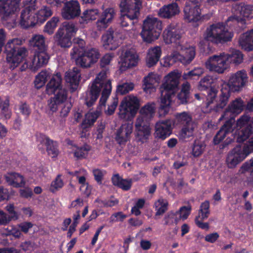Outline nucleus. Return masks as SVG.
I'll return each mask as SVG.
<instances>
[{
    "label": "nucleus",
    "mask_w": 253,
    "mask_h": 253,
    "mask_svg": "<svg viewBox=\"0 0 253 253\" xmlns=\"http://www.w3.org/2000/svg\"><path fill=\"white\" fill-rule=\"evenodd\" d=\"M253 133V129L248 126L239 132L236 136V140L239 143L243 142L247 140Z\"/></svg>",
    "instance_id": "obj_50"
},
{
    "label": "nucleus",
    "mask_w": 253,
    "mask_h": 253,
    "mask_svg": "<svg viewBox=\"0 0 253 253\" xmlns=\"http://www.w3.org/2000/svg\"><path fill=\"white\" fill-rule=\"evenodd\" d=\"M230 96V93L227 88H222L221 89V94L217 101L216 106L213 109L215 112L222 110L227 104L229 98Z\"/></svg>",
    "instance_id": "obj_37"
},
{
    "label": "nucleus",
    "mask_w": 253,
    "mask_h": 253,
    "mask_svg": "<svg viewBox=\"0 0 253 253\" xmlns=\"http://www.w3.org/2000/svg\"><path fill=\"white\" fill-rule=\"evenodd\" d=\"M162 30V22L157 18L149 16L143 21L140 35L144 42L151 43L158 39Z\"/></svg>",
    "instance_id": "obj_6"
},
{
    "label": "nucleus",
    "mask_w": 253,
    "mask_h": 253,
    "mask_svg": "<svg viewBox=\"0 0 253 253\" xmlns=\"http://www.w3.org/2000/svg\"><path fill=\"white\" fill-rule=\"evenodd\" d=\"M59 21V19L58 17H53L45 25L43 32L49 35L52 34L54 31V30L56 28Z\"/></svg>",
    "instance_id": "obj_47"
},
{
    "label": "nucleus",
    "mask_w": 253,
    "mask_h": 253,
    "mask_svg": "<svg viewBox=\"0 0 253 253\" xmlns=\"http://www.w3.org/2000/svg\"><path fill=\"white\" fill-rule=\"evenodd\" d=\"M189 90L190 84L187 82L183 84L181 91L177 96L179 103L186 104L188 103L190 96Z\"/></svg>",
    "instance_id": "obj_42"
},
{
    "label": "nucleus",
    "mask_w": 253,
    "mask_h": 253,
    "mask_svg": "<svg viewBox=\"0 0 253 253\" xmlns=\"http://www.w3.org/2000/svg\"><path fill=\"white\" fill-rule=\"evenodd\" d=\"M228 55L223 53L211 57L206 62L207 69L218 73H223L229 64Z\"/></svg>",
    "instance_id": "obj_10"
},
{
    "label": "nucleus",
    "mask_w": 253,
    "mask_h": 253,
    "mask_svg": "<svg viewBox=\"0 0 253 253\" xmlns=\"http://www.w3.org/2000/svg\"><path fill=\"white\" fill-rule=\"evenodd\" d=\"M61 90L66 91L62 88L61 80H49L46 85V92L49 94L58 93Z\"/></svg>",
    "instance_id": "obj_40"
},
{
    "label": "nucleus",
    "mask_w": 253,
    "mask_h": 253,
    "mask_svg": "<svg viewBox=\"0 0 253 253\" xmlns=\"http://www.w3.org/2000/svg\"><path fill=\"white\" fill-rule=\"evenodd\" d=\"M61 79V74L58 71L53 74L49 69L42 70L37 76L36 79Z\"/></svg>",
    "instance_id": "obj_45"
},
{
    "label": "nucleus",
    "mask_w": 253,
    "mask_h": 253,
    "mask_svg": "<svg viewBox=\"0 0 253 253\" xmlns=\"http://www.w3.org/2000/svg\"><path fill=\"white\" fill-rule=\"evenodd\" d=\"M78 44L73 47L71 52L72 58L84 67H88L99 58L98 51L92 47H84V42L83 40L78 41Z\"/></svg>",
    "instance_id": "obj_3"
},
{
    "label": "nucleus",
    "mask_w": 253,
    "mask_h": 253,
    "mask_svg": "<svg viewBox=\"0 0 253 253\" xmlns=\"http://www.w3.org/2000/svg\"><path fill=\"white\" fill-rule=\"evenodd\" d=\"M61 175L58 174L51 183L49 187V191L51 192L54 193L63 187L64 182L63 180L61 178Z\"/></svg>",
    "instance_id": "obj_52"
},
{
    "label": "nucleus",
    "mask_w": 253,
    "mask_h": 253,
    "mask_svg": "<svg viewBox=\"0 0 253 253\" xmlns=\"http://www.w3.org/2000/svg\"><path fill=\"white\" fill-rule=\"evenodd\" d=\"M138 55L133 49H127L120 56V67L116 72L117 76L122 74L128 69L135 66L138 62Z\"/></svg>",
    "instance_id": "obj_9"
},
{
    "label": "nucleus",
    "mask_w": 253,
    "mask_h": 253,
    "mask_svg": "<svg viewBox=\"0 0 253 253\" xmlns=\"http://www.w3.org/2000/svg\"><path fill=\"white\" fill-rule=\"evenodd\" d=\"M196 127V124H190L188 126H184L180 133L181 138L185 139L193 137V131Z\"/></svg>",
    "instance_id": "obj_48"
},
{
    "label": "nucleus",
    "mask_w": 253,
    "mask_h": 253,
    "mask_svg": "<svg viewBox=\"0 0 253 253\" xmlns=\"http://www.w3.org/2000/svg\"><path fill=\"white\" fill-rule=\"evenodd\" d=\"M30 43L33 46L42 50H45L47 47L45 38L41 35H34L30 40Z\"/></svg>",
    "instance_id": "obj_44"
},
{
    "label": "nucleus",
    "mask_w": 253,
    "mask_h": 253,
    "mask_svg": "<svg viewBox=\"0 0 253 253\" xmlns=\"http://www.w3.org/2000/svg\"><path fill=\"white\" fill-rule=\"evenodd\" d=\"M134 88V84L131 82L123 83L118 86L117 92L121 95L125 94Z\"/></svg>",
    "instance_id": "obj_57"
},
{
    "label": "nucleus",
    "mask_w": 253,
    "mask_h": 253,
    "mask_svg": "<svg viewBox=\"0 0 253 253\" xmlns=\"http://www.w3.org/2000/svg\"><path fill=\"white\" fill-rule=\"evenodd\" d=\"M164 220L166 225L177 224L180 220L178 216V212H169L164 218Z\"/></svg>",
    "instance_id": "obj_51"
},
{
    "label": "nucleus",
    "mask_w": 253,
    "mask_h": 253,
    "mask_svg": "<svg viewBox=\"0 0 253 253\" xmlns=\"http://www.w3.org/2000/svg\"><path fill=\"white\" fill-rule=\"evenodd\" d=\"M203 73V69L201 68H195L194 70L188 71L187 73L183 75V79H187L188 78H199Z\"/></svg>",
    "instance_id": "obj_62"
},
{
    "label": "nucleus",
    "mask_w": 253,
    "mask_h": 253,
    "mask_svg": "<svg viewBox=\"0 0 253 253\" xmlns=\"http://www.w3.org/2000/svg\"><path fill=\"white\" fill-rule=\"evenodd\" d=\"M191 209V206L189 205L188 206H183L178 211H176L178 212L179 220L182 219L184 220L186 219L190 214Z\"/></svg>",
    "instance_id": "obj_61"
},
{
    "label": "nucleus",
    "mask_w": 253,
    "mask_h": 253,
    "mask_svg": "<svg viewBox=\"0 0 253 253\" xmlns=\"http://www.w3.org/2000/svg\"><path fill=\"white\" fill-rule=\"evenodd\" d=\"M235 123V119L231 118L227 120L223 126H221L213 138L214 144H219L225 137L233 130V126Z\"/></svg>",
    "instance_id": "obj_26"
},
{
    "label": "nucleus",
    "mask_w": 253,
    "mask_h": 253,
    "mask_svg": "<svg viewBox=\"0 0 253 253\" xmlns=\"http://www.w3.org/2000/svg\"><path fill=\"white\" fill-rule=\"evenodd\" d=\"M54 39L57 41L58 44L63 47H70L72 44L71 37L65 35L60 36L59 37H55Z\"/></svg>",
    "instance_id": "obj_59"
},
{
    "label": "nucleus",
    "mask_w": 253,
    "mask_h": 253,
    "mask_svg": "<svg viewBox=\"0 0 253 253\" xmlns=\"http://www.w3.org/2000/svg\"><path fill=\"white\" fill-rule=\"evenodd\" d=\"M245 84L244 80H226L222 84V88H227L229 92L240 90Z\"/></svg>",
    "instance_id": "obj_41"
},
{
    "label": "nucleus",
    "mask_w": 253,
    "mask_h": 253,
    "mask_svg": "<svg viewBox=\"0 0 253 253\" xmlns=\"http://www.w3.org/2000/svg\"><path fill=\"white\" fill-rule=\"evenodd\" d=\"M184 18L188 22L193 23L197 26L202 19L200 5L198 2L187 0L183 9Z\"/></svg>",
    "instance_id": "obj_8"
},
{
    "label": "nucleus",
    "mask_w": 253,
    "mask_h": 253,
    "mask_svg": "<svg viewBox=\"0 0 253 253\" xmlns=\"http://www.w3.org/2000/svg\"><path fill=\"white\" fill-rule=\"evenodd\" d=\"M6 182L14 187H21L25 185V182L22 175L15 172L8 173L4 175Z\"/></svg>",
    "instance_id": "obj_35"
},
{
    "label": "nucleus",
    "mask_w": 253,
    "mask_h": 253,
    "mask_svg": "<svg viewBox=\"0 0 253 253\" xmlns=\"http://www.w3.org/2000/svg\"><path fill=\"white\" fill-rule=\"evenodd\" d=\"M191 48H192L194 51V56L192 59L190 60L191 62L193 60L195 56V50L193 47L188 45L184 46L180 43L176 46V50L179 53V55H180L182 57H188L190 55L189 51H190Z\"/></svg>",
    "instance_id": "obj_55"
},
{
    "label": "nucleus",
    "mask_w": 253,
    "mask_h": 253,
    "mask_svg": "<svg viewBox=\"0 0 253 253\" xmlns=\"http://www.w3.org/2000/svg\"><path fill=\"white\" fill-rule=\"evenodd\" d=\"M80 5L77 0H71L66 2L62 11V16L66 19H73L81 13Z\"/></svg>",
    "instance_id": "obj_18"
},
{
    "label": "nucleus",
    "mask_w": 253,
    "mask_h": 253,
    "mask_svg": "<svg viewBox=\"0 0 253 253\" xmlns=\"http://www.w3.org/2000/svg\"><path fill=\"white\" fill-rule=\"evenodd\" d=\"M49 58V56L45 50L37 52L33 58L24 63L21 67V70H23L28 68L32 71L35 72L39 68L46 65L48 61Z\"/></svg>",
    "instance_id": "obj_11"
},
{
    "label": "nucleus",
    "mask_w": 253,
    "mask_h": 253,
    "mask_svg": "<svg viewBox=\"0 0 253 253\" xmlns=\"http://www.w3.org/2000/svg\"><path fill=\"white\" fill-rule=\"evenodd\" d=\"M66 79H79L82 77L81 73L78 68H73L65 73Z\"/></svg>",
    "instance_id": "obj_63"
},
{
    "label": "nucleus",
    "mask_w": 253,
    "mask_h": 253,
    "mask_svg": "<svg viewBox=\"0 0 253 253\" xmlns=\"http://www.w3.org/2000/svg\"><path fill=\"white\" fill-rule=\"evenodd\" d=\"M139 106V100L136 97L128 96L125 97L119 106V117L123 119H129L135 115Z\"/></svg>",
    "instance_id": "obj_7"
},
{
    "label": "nucleus",
    "mask_w": 253,
    "mask_h": 253,
    "mask_svg": "<svg viewBox=\"0 0 253 253\" xmlns=\"http://www.w3.org/2000/svg\"><path fill=\"white\" fill-rule=\"evenodd\" d=\"M178 121L184 124V126H188L190 124H195L192 121V118L190 115L186 112L180 114L178 117Z\"/></svg>",
    "instance_id": "obj_64"
},
{
    "label": "nucleus",
    "mask_w": 253,
    "mask_h": 253,
    "mask_svg": "<svg viewBox=\"0 0 253 253\" xmlns=\"http://www.w3.org/2000/svg\"><path fill=\"white\" fill-rule=\"evenodd\" d=\"M90 150V146L85 144L83 146L78 148L74 152V156L78 159L85 158Z\"/></svg>",
    "instance_id": "obj_58"
},
{
    "label": "nucleus",
    "mask_w": 253,
    "mask_h": 253,
    "mask_svg": "<svg viewBox=\"0 0 253 253\" xmlns=\"http://www.w3.org/2000/svg\"><path fill=\"white\" fill-rule=\"evenodd\" d=\"M67 98V91L61 90L56 93L53 97L47 100V107L52 113L55 112L58 109L59 104L64 102Z\"/></svg>",
    "instance_id": "obj_28"
},
{
    "label": "nucleus",
    "mask_w": 253,
    "mask_h": 253,
    "mask_svg": "<svg viewBox=\"0 0 253 253\" xmlns=\"http://www.w3.org/2000/svg\"><path fill=\"white\" fill-rule=\"evenodd\" d=\"M244 107L243 100L241 98H236L229 104L219 120L232 117L234 119V117L240 114L244 110Z\"/></svg>",
    "instance_id": "obj_17"
},
{
    "label": "nucleus",
    "mask_w": 253,
    "mask_h": 253,
    "mask_svg": "<svg viewBox=\"0 0 253 253\" xmlns=\"http://www.w3.org/2000/svg\"><path fill=\"white\" fill-rule=\"evenodd\" d=\"M239 43L245 50H253V29L243 33L239 39Z\"/></svg>",
    "instance_id": "obj_32"
},
{
    "label": "nucleus",
    "mask_w": 253,
    "mask_h": 253,
    "mask_svg": "<svg viewBox=\"0 0 253 253\" xmlns=\"http://www.w3.org/2000/svg\"><path fill=\"white\" fill-rule=\"evenodd\" d=\"M77 31V28L73 23L65 22L62 23L55 35V37H59L60 36L65 35L72 38L76 33Z\"/></svg>",
    "instance_id": "obj_34"
},
{
    "label": "nucleus",
    "mask_w": 253,
    "mask_h": 253,
    "mask_svg": "<svg viewBox=\"0 0 253 253\" xmlns=\"http://www.w3.org/2000/svg\"><path fill=\"white\" fill-rule=\"evenodd\" d=\"M179 80H166L160 87L161 96L171 99L178 89Z\"/></svg>",
    "instance_id": "obj_23"
},
{
    "label": "nucleus",
    "mask_w": 253,
    "mask_h": 253,
    "mask_svg": "<svg viewBox=\"0 0 253 253\" xmlns=\"http://www.w3.org/2000/svg\"><path fill=\"white\" fill-rule=\"evenodd\" d=\"M210 203L209 201H206L202 203L200 206L199 210V215L195 218V223L200 228L208 230L209 229V224L207 222L204 223L199 220V218L201 216V219L204 220L209 217L210 214Z\"/></svg>",
    "instance_id": "obj_27"
},
{
    "label": "nucleus",
    "mask_w": 253,
    "mask_h": 253,
    "mask_svg": "<svg viewBox=\"0 0 253 253\" xmlns=\"http://www.w3.org/2000/svg\"><path fill=\"white\" fill-rule=\"evenodd\" d=\"M229 58V63H233L235 64H240L243 61V56L242 53L237 50H234L231 55H228Z\"/></svg>",
    "instance_id": "obj_60"
},
{
    "label": "nucleus",
    "mask_w": 253,
    "mask_h": 253,
    "mask_svg": "<svg viewBox=\"0 0 253 253\" xmlns=\"http://www.w3.org/2000/svg\"><path fill=\"white\" fill-rule=\"evenodd\" d=\"M112 181L115 186L124 190H128L131 188L132 180L131 179H123L119 174H116L112 177Z\"/></svg>",
    "instance_id": "obj_39"
},
{
    "label": "nucleus",
    "mask_w": 253,
    "mask_h": 253,
    "mask_svg": "<svg viewBox=\"0 0 253 253\" xmlns=\"http://www.w3.org/2000/svg\"><path fill=\"white\" fill-rule=\"evenodd\" d=\"M156 108V104L154 102H149L145 105L140 110V115L137 119H141L144 122L150 123L153 118Z\"/></svg>",
    "instance_id": "obj_33"
},
{
    "label": "nucleus",
    "mask_w": 253,
    "mask_h": 253,
    "mask_svg": "<svg viewBox=\"0 0 253 253\" xmlns=\"http://www.w3.org/2000/svg\"><path fill=\"white\" fill-rule=\"evenodd\" d=\"M210 80H200L198 89L201 91H206L207 106L211 104L217 96L218 89L214 84L213 82Z\"/></svg>",
    "instance_id": "obj_15"
},
{
    "label": "nucleus",
    "mask_w": 253,
    "mask_h": 253,
    "mask_svg": "<svg viewBox=\"0 0 253 253\" xmlns=\"http://www.w3.org/2000/svg\"><path fill=\"white\" fill-rule=\"evenodd\" d=\"M157 85L158 83L155 80H143L142 88L145 93L151 94L156 91Z\"/></svg>",
    "instance_id": "obj_49"
},
{
    "label": "nucleus",
    "mask_w": 253,
    "mask_h": 253,
    "mask_svg": "<svg viewBox=\"0 0 253 253\" xmlns=\"http://www.w3.org/2000/svg\"><path fill=\"white\" fill-rule=\"evenodd\" d=\"M98 14L99 12L97 9H88L84 12L81 18L84 22H87L90 20L96 19Z\"/></svg>",
    "instance_id": "obj_53"
},
{
    "label": "nucleus",
    "mask_w": 253,
    "mask_h": 253,
    "mask_svg": "<svg viewBox=\"0 0 253 253\" xmlns=\"http://www.w3.org/2000/svg\"><path fill=\"white\" fill-rule=\"evenodd\" d=\"M163 36L164 41L167 44L175 43L177 46L180 43V32L174 24H169L166 27L163 32Z\"/></svg>",
    "instance_id": "obj_19"
},
{
    "label": "nucleus",
    "mask_w": 253,
    "mask_h": 253,
    "mask_svg": "<svg viewBox=\"0 0 253 253\" xmlns=\"http://www.w3.org/2000/svg\"><path fill=\"white\" fill-rule=\"evenodd\" d=\"M102 90L97 108L104 107L111 93L112 85L110 80H94L86 92L85 104L88 107H91L98 99L100 91Z\"/></svg>",
    "instance_id": "obj_2"
},
{
    "label": "nucleus",
    "mask_w": 253,
    "mask_h": 253,
    "mask_svg": "<svg viewBox=\"0 0 253 253\" xmlns=\"http://www.w3.org/2000/svg\"><path fill=\"white\" fill-rule=\"evenodd\" d=\"M171 121L169 120L157 122L155 125L156 137L165 139L171 133Z\"/></svg>",
    "instance_id": "obj_25"
},
{
    "label": "nucleus",
    "mask_w": 253,
    "mask_h": 253,
    "mask_svg": "<svg viewBox=\"0 0 253 253\" xmlns=\"http://www.w3.org/2000/svg\"><path fill=\"white\" fill-rule=\"evenodd\" d=\"M234 15L230 17L225 24L217 23L207 29L204 38L207 41L215 43L231 40L233 36L232 31L228 29L231 22H237L250 20L253 18V6L241 3L236 5L233 9Z\"/></svg>",
    "instance_id": "obj_1"
},
{
    "label": "nucleus",
    "mask_w": 253,
    "mask_h": 253,
    "mask_svg": "<svg viewBox=\"0 0 253 253\" xmlns=\"http://www.w3.org/2000/svg\"><path fill=\"white\" fill-rule=\"evenodd\" d=\"M206 144L203 141L196 140L192 148V154L194 157H199L204 152Z\"/></svg>",
    "instance_id": "obj_54"
},
{
    "label": "nucleus",
    "mask_w": 253,
    "mask_h": 253,
    "mask_svg": "<svg viewBox=\"0 0 253 253\" xmlns=\"http://www.w3.org/2000/svg\"><path fill=\"white\" fill-rule=\"evenodd\" d=\"M20 1L21 0H0V11L4 19H14L15 16L13 15L19 9Z\"/></svg>",
    "instance_id": "obj_12"
},
{
    "label": "nucleus",
    "mask_w": 253,
    "mask_h": 253,
    "mask_svg": "<svg viewBox=\"0 0 253 253\" xmlns=\"http://www.w3.org/2000/svg\"><path fill=\"white\" fill-rule=\"evenodd\" d=\"M102 42L103 47L107 50H115L119 45L120 42L113 35V33L108 30L102 36Z\"/></svg>",
    "instance_id": "obj_29"
},
{
    "label": "nucleus",
    "mask_w": 253,
    "mask_h": 253,
    "mask_svg": "<svg viewBox=\"0 0 253 253\" xmlns=\"http://www.w3.org/2000/svg\"><path fill=\"white\" fill-rule=\"evenodd\" d=\"M248 156L244 150L240 146L235 147L228 154L226 162L229 168L235 167Z\"/></svg>",
    "instance_id": "obj_20"
},
{
    "label": "nucleus",
    "mask_w": 253,
    "mask_h": 253,
    "mask_svg": "<svg viewBox=\"0 0 253 253\" xmlns=\"http://www.w3.org/2000/svg\"><path fill=\"white\" fill-rule=\"evenodd\" d=\"M180 12V8L177 3L173 2L161 8L158 13V15L163 18H170Z\"/></svg>",
    "instance_id": "obj_31"
},
{
    "label": "nucleus",
    "mask_w": 253,
    "mask_h": 253,
    "mask_svg": "<svg viewBox=\"0 0 253 253\" xmlns=\"http://www.w3.org/2000/svg\"><path fill=\"white\" fill-rule=\"evenodd\" d=\"M189 52L190 54L189 56L182 57L179 55V53L177 51L174 50L170 55L166 56L163 58L162 64L165 67H170L177 61H179L183 64H189L190 60L194 56L193 49L191 48Z\"/></svg>",
    "instance_id": "obj_16"
},
{
    "label": "nucleus",
    "mask_w": 253,
    "mask_h": 253,
    "mask_svg": "<svg viewBox=\"0 0 253 253\" xmlns=\"http://www.w3.org/2000/svg\"><path fill=\"white\" fill-rule=\"evenodd\" d=\"M36 23L35 11L28 8H23L21 11L19 19L20 26L26 29L35 26Z\"/></svg>",
    "instance_id": "obj_22"
},
{
    "label": "nucleus",
    "mask_w": 253,
    "mask_h": 253,
    "mask_svg": "<svg viewBox=\"0 0 253 253\" xmlns=\"http://www.w3.org/2000/svg\"><path fill=\"white\" fill-rule=\"evenodd\" d=\"M171 99L161 97L160 104L158 109L159 117H164L167 115L170 108Z\"/></svg>",
    "instance_id": "obj_43"
},
{
    "label": "nucleus",
    "mask_w": 253,
    "mask_h": 253,
    "mask_svg": "<svg viewBox=\"0 0 253 253\" xmlns=\"http://www.w3.org/2000/svg\"><path fill=\"white\" fill-rule=\"evenodd\" d=\"M22 40L15 38L9 40L5 45L6 60L13 68L17 67L28 55L26 48L21 46Z\"/></svg>",
    "instance_id": "obj_4"
},
{
    "label": "nucleus",
    "mask_w": 253,
    "mask_h": 253,
    "mask_svg": "<svg viewBox=\"0 0 253 253\" xmlns=\"http://www.w3.org/2000/svg\"><path fill=\"white\" fill-rule=\"evenodd\" d=\"M155 218L157 216L162 215L168 209V202L163 199H159L155 203Z\"/></svg>",
    "instance_id": "obj_46"
},
{
    "label": "nucleus",
    "mask_w": 253,
    "mask_h": 253,
    "mask_svg": "<svg viewBox=\"0 0 253 253\" xmlns=\"http://www.w3.org/2000/svg\"><path fill=\"white\" fill-rule=\"evenodd\" d=\"M132 129V124L126 123L122 125L116 133L115 140L117 143L120 145L125 144L129 139Z\"/></svg>",
    "instance_id": "obj_24"
},
{
    "label": "nucleus",
    "mask_w": 253,
    "mask_h": 253,
    "mask_svg": "<svg viewBox=\"0 0 253 253\" xmlns=\"http://www.w3.org/2000/svg\"><path fill=\"white\" fill-rule=\"evenodd\" d=\"M162 54V49L160 46H156L148 49L146 58V63L147 66L151 67L155 65L159 60Z\"/></svg>",
    "instance_id": "obj_30"
},
{
    "label": "nucleus",
    "mask_w": 253,
    "mask_h": 253,
    "mask_svg": "<svg viewBox=\"0 0 253 253\" xmlns=\"http://www.w3.org/2000/svg\"><path fill=\"white\" fill-rule=\"evenodd\" d=\"M53 14L51 9L46 5L42 6L36 12L35 15L37 23H43Z\"/></svg>",
    "instance_id": "obj_36"
},
{
    "label": "nucleus",
    "mask_w": 253,
    "mask_h": 253,
    "mask_svg": "<svg viewBox=\"0 0 253 253\" xmlns=\"http://www.w3.org/2000/svg\"><path fill=\"white\" fill-rule=\"evenodd\" d=\"M37 141L40 143L38 144L39 149L43 152H44V148L41 145H44L46 147V151L48 155L51 158H55L59 154V150L56 142L51 140L48 137L43 134H40L37 137Z\"/></svg>",
    "instance_id": "obj_13"
},
{
    "label": "nucleus",
    "mask_w": 253,
    "mask_h": 253,
    "mask_svg": "<svg viewBox=\"0 0 253 253\" xmlns=\"http://www.w3.org/2000/svg\"><path fill=\"white\" fill-rule=\"evenodd\" d=\"M136 140L141 143L146 142L151 134L150 123L136 119L135 124Z\"/></svg>",
    "instance_id": "obj_14"
},
{
    "label": "nucleus",
    "mask_w": 253,
    "mask_h": 253,
    "mask_svg": "<svg viewBox=\"0 0 253 253\" xmlns=\"http://www.w3.org/2000/svg\"><path fill=\"white\" fill-rule=\"evenodd\" d=\"M116 14L113 8H107L101 13L99 19L96 23L98 30L101 31L106 29L114 19Z\"/></svg>",
    "instance_id": "obj_21"
},
{
    "label": "nucleus",
    "mask_w": 253,
    "mask_h": 253,
    "mask_svg": "<svg viewBox=\"0 0 253 253\" xmlns=\"http://www.w3.org/2000/svg\"><path fill=\"white\" fill-rule=\"evenodd\" d=\"M5 210L8 214H7V217L9 222L12 220H16L19 218V214L15 210V207L13 204H8L5 208Z\"/></svg>",
    "instance_id": "obj_56"
},
{
    "label": "nucleus",
    "mask_w": 253,
    "mask_h": 253,
    "mask_svg": "<svg viewBox=\"0 0 253 253\" xmlns=\"http://www.w3.org/2000/svg\"><path fill=\"white\" fill-rule=\"evenodd\" d=\"M102 108H97L93 112H88L85 116V119L82 123L84 128H87L92 126L100 115Z\"/></svg>",
    "instance_id": "obj_38"
},
{
    "label": "nucleus",
    "mask_w": 253,
    "mask_h": 253,
    "mask_svg": "<svg viewBox=\"0 0 253 253\" xmlns=\"http://www.w3.org/2000/svg\"><path fill=\"white\" fill-rule=\"evenodd\" d=\"M141 5L142 0H121L119 4L121 12L120 20L122 27L128 25L127 19L133 20L138 17Z\"/></svg>",
    "instance_id": "obj_5"
}]
</instances>
